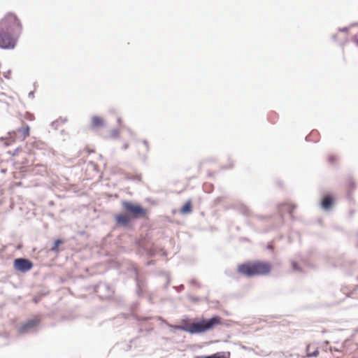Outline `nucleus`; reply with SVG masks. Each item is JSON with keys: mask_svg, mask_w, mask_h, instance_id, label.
I'll return each instance as SVG.
<instances>
[{"mask_svg": "<svg viewBox=\"0 0 358 358\" xmlns=\"http://www.w3.org/2000/svg\"><path fill=\"white\" fill-rule=\"evenodd\" d=\"M221 324H222V317L216 315L210 319H202L196 322H185L183 325L176 327V329L194 334L212 331Z\"/></svg>", "mask_w": 358, "mask_h": 358, "instance_id": "nucleus-1", "label": "nucleus"}, {"mask_svg": "<svg viewBox=\"0 0 358 358\" xmlns=\"http://www.w3.org/2000/svg\"><path fill=\"white\" fill-rule=\"evenodd\" d=\"M122 206L126 213L117 215L115 217L117 224L120 226H127L132 220L145 217L148 214L146 209L128 201H122Z\"/></svg>", "mask_w": 358, "mask_h": 358, "instance_id": "nucleus-2", "label": "nucleus"}, {"mask_svg": "<svg viewBox=\"0 0 358 358\" xmlns=\"http://www.w3.org/2000/svg\"><path fill=\"white\" fill-rule=\"evenodd\" d=\"M271 270V263L259 260L248 261L237 266L238 273L247 277L267 275Z\"/></svg>", "mask_w": 358, "mask_h": 358, "instance_id": "nucleus-3", "label": "nucleus"}, {"mask_svg": "<svg viewBox=\"0 0 358 358\" xmlns=\"http://www.w3.org/2000/svg\"><path fill=\"white\" fill-rule=\"evenodd\" d=\"M2 27L10 29L13 34H19L22 29L20 21L13 13H9L6 15L1 21Z\"/></svg>", "mask_w": 358, "mask_h": 358, "instance_id": "nucleus-4", "label": "nucleus"}, {"mask_svg": "<svg viewBox=\"0 0 358 358\" xmlns=\"http://www.w3.org/2000/svg\"><path fill=\"white\" fill-rule=\"evenodd\" d=\"M13 266L15 270L22 273H25L32 268L33 264L29 259L24 258H18L15 259Z\"/></svg>", "mask_w": 358, "mask_h": 358, "instance_id": "nucleus-5", "label": "nucleus"}, {"mask_svg": "<svg viewBox=\"0 0 358 358\" xmlns=\"http://www.w3.org/2000/svg\"><path fill=\"white\" fill-rule=\"evenodd\" d=\"M15 40L9 34H0V47L2 48H10L15 46Z\"/></svg>", "mask_w": 358, "mask_h": 358, "instance_id": "nucleus-6", "label": "nucleus"}, {"mask_svg": "<svg viewBox=\"0 0 358 358\" xmlns=\"http://www.w3.org/2000/svg\"><path fill=\"white\" fill-rule=\"evenodd\" d=\"M39 323L40 319L38 317L29 320L20 327L18 331L20 334H26L29 331L35 329L39 324Z\"/></svg>", "mask_w": 358, "mask_h": 358, "instance_id": "nucleus-7", "label": "nucleus"}, {"mask_svg": "<svg viewBox=\"0 0 358 358\" xmlns=\"http://www.w3.org/2000/svg\"><path fill=\"white\" fill-rule=\"evenodd\" d=\"M105 121L103 117L99 116H93L90 121V127L92 129H98L105 126Z\"/></svg>", "mask_w": 358, "mask_h": 358, "instance_id": "nucleus-8", "label": "nucleus"}, {"mask_svg": "<svg viewBox=\"0 0 358 358\" xmlns=\"http://www.w3.org/2000/svg\"><path fill=\"white\" fill-rule=\"evenodd\" d=\"M1 140L4 141L5 145L8 146L19 140L18 134L16 131H10L6 137L1 138Z\"/></svg>", "mask_w": 358, "mask_h": 358, "instance_id": "nucleus-9", "label": "nucleus"}, {"mask_svg": "<svg viewBox=\"0 0 358 358\" xmlns=\"http://www.w3.org/2000/svg\"><path fill=\"white\" fill-rule=\"evenodd\" d=\"M16 131L18 134L19 140L24 141L29 136L30 128L29 125L22 122L21 128L18 129Z\"/></svg>", "mask_w": 358, "mask_h": 358, "instance_id": "nucleus-10", "label": "nucleus"}, {"mask_svg": "<svg viewBox=\"0 0 358 358\" xmlns=\"http://www.w3.org/2000/svg\"><path fill=\"white\" fill-rule=\"evenodd\" d=\"M344 186L348 192L354 190L356 186L355 180L350 176L346 177L344 180Z\"/></svg>", "mask_w": 358, "mask_h": 358, "instance_id": "nucleus-11", "label": "nucleus"}, {"mask_svg": "<svg viewBox=\"0 0 358 358\" xmlns=\"http://www.w3.org/2000/svg\"><path fill=\"white\" fill-rule=\"evenodd\" d=\"M333 204V199L331 196H325L322 201V207L324 209H329Z\"/></svg>", "mask_w": 358, "mask_h": 358, "instance_id": "nucleus-12", "label": "nucleus"}, {"mask_svg": "<svg viewBox=\"0 0 358 358\" xmlns=\"http://www.w3.org/2000/svg\"><path fill=\"white\" fill-rule=\"evenodd\" d=\"M192 211V201H187L180 210L181 214H188Z\"/></svg>", "mask_w": 358, "mask_h": 358, "instance_id": "nucleus-13", "label": "nucleus"}, {"mask_svg": "<svg viewBox=\"0 0 358 358\" xmlns=\"http://www.w3.org/2000/svg\"><path fill=\"white\" fill-rule=\"evenodd\" d=\"M312 346L308 345L307 346V356L308 357H317L319 355V351L317 349H313L312 350Z\"/></svg>", "mask_w": 358, "mask_h": 358, "instance_id": "nucleus-14", "label": "nucleus"}, {"mask_svg": "<svg viewBox=\"0 0 358 358\" xmlns=\"http://www.w3.org/2000/svg\"><path fill=\"white\" fill-rule=\"evenodd\" d=\"M194 358H229L224 355H220L219 353H215L209 356H197Z\"/></svg>", "mask_w": 358, "mask_h": 358, "instance_id": "nucleus-15", "label": "nucleus"}, {"mask_svg": "<svg viewBox=\"0 0 358 358\" xmlns=\"http://www.w3.org/2000/svg\"><path fill=\"white\" fill-rule=\"evenodd\" d=\"M319 137V133L317 131H313L310 132V134L308 136L307 139L308 141H310L311 138H315L317 139Z\"/></svg>", "mask_w": 358, "mask_h": 358, "instance_id": "nucleus-16", "label": "nucleus"}, {"mask_svg": "<svg viewBox=\"0 0 358 358\" xmlns=\"http://www.w3.org/2000/svg\"><path fill=\"white\" fill-rule=\"evenodd\" d=\"M62 243V241L61 240H57L55 242V244H54V246L52 247V251H55V252H57L58 251V247L60 244Z\"/></svg>", "mask_w": 358, "mask_h": 358, "instance_id": "nucleus-17", "label": "nucleus"}, {"mask_svg": "<svg viewBox=\"0 0 358 358\" xmlns=\"http://www.w3.org/2000/svg\"><path fill=\"white\" fill-rule=\"evenodd\" d=\"M328 162L331 164H334L337 162V157L334 155H331L329 156H328Z\"/></svg>", "mask_w": 358, "mask_h": 358, "instance_id": "nucleus-18", "label": "nucleus"}, {"mask_svg": "<svg viewBox=\"0 0 358 358\" xmlns=\"http://www.w3.org/2000/svg\"><path fill=\"white\" fill-rule=\"evenodd\" d=\"M292 267H293V269H294V270H295V271H299V268L298 264H297V263H296V262H292Z\"/></svg>", "mask_w": 358, "mask_h": 358, "instance_id": "nucleus-19", "label": "nucleus"}, {"mask_svg": "<svg viewBox=\"0 0 358 358\" xmlns=\"http://www.w3.org/2000/svg\"><path fill=\"white\" fill-rule=\"evenodd\" d=\"M27 119H28L30 121H31V120H33L34 119V115H31V114H27Z\"/></svg>", "mask_w": 358, "mask_h": 358, "instance_id": "nucleus-20", "label": "nucleus"}, {"mask_svg": "<svg viewBox=\"0 0 358 358\" xmlns=\"http://www.w3.org/2000/svg\"><path fill=\"white\" fill-rule=\"evenodd\" d=\"M287 208H289L290 213H292V212L294 210V206H287Z\"/></svg>", "mask_w": 358, "mask_h": 358, "instance_id": "nucleus-21", "label": "nucleus"}]
</instances>
